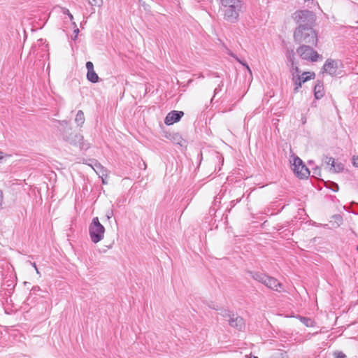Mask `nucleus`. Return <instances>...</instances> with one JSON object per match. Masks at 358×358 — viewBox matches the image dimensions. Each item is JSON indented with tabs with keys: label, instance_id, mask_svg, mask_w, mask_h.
I'll return each mask as SVG.
<instances>
[{
	"label": "nucleus",
	"instance_id": "f257e3e1",
	"mask_svg": "<svg viewBox=\"0 0 358 358\" xmlns=\"http://www.w3.org/2000/svg\"><path fill=\"white\" fill-rule=\"evenodd\" d=\"M224 19L235 23L238 21L239 15L244 10V3L241 0H221Z\"/></svg>",
	"mask_w": 358,
	"mask_h": 358
},
{
	"label": "nucleus",
	"instance_id": "f03ea898",
	"mask_svg": "<svg viewBox=\"0 0 358 358\" xmlns=\"http://www.w3.org/2000/svg\"><path fill=\"white\" fill-rule=\"evenodd\" d=\"M294 40L299 44L317 45V35L313 27H296L294 32Z\"/></svg>",
	"mask_w": 358,
	"mask_h": 358
},
{
	"label": "nucleus",
	"instance_id": "7ed1b4c3",
	"mask_svg": "<svg viewBox=\"0 0 358 358\" xmlns=\"http://www.w3.org/2000/svg\"><path fill=\"white\" fill-rule=\"evenodd\" d=\"M297 27H313L315 21V15L313 12L308 10L296 11L292 16Z\"/></svg>",
	"mask_w": 358,
	"mask_h": 358
},
{
	"label": "nucleus",
	"instance_id": "20e7f679",
	"mask_svg": "<svg viewBox=\"0 0 358 358\" xmlns=\"http://www.w3.org/2000/svg\"><path fill=\"white\" fill-rule=\"evenodd\" d=\"M312 45L301 44L297 49L296 53L301 59L315 62L318 59L322 60V56L314 50Z\"/></svg>",
	"mask_w": 358,
	"mask_h": 358
},
{
	"label": "nucleus",
	"instance_id": "39448f33",
	"mask_svg": "<svg viewBox=\"0 0 358 358\" xmlns=\"http://www.w3.org/2000/svg\"><path fill=\"white\" fill-rule=\"evenodd\" d=\"M105 228L99 222L97 217H94L89 227V234L91 241L97 243L101 241L104 237Z\"/></svg>",
	"mask_w": 358,
	"mask_h": 358
},
{
	"label": "nucleus",
	"instance_id": "423d86ee",
	"mask_svg": "<svg viewBox=\"0 0 358 358\" xmlns=\"http://www.w3.org/2000/svg\"><path fill=\"white\" fill-rule=\"evenodd\" d=\"M291 169L294 175L299 179H307L310 174L309 168L306 166L301 158H293L290 160Z\"/></svg>",
	"mask_w": 358,
	"mask_h": 358
},
{
	"label": "nucleus",
	"instance_id": "0eeeda50",
	"mask_svg": "<svg viewBox=\"0 0 358 358\" xmlns=\"http://www.w3.org/2000/svg\"><path fill=\"white\" fill-rule=\"evenodd\" d=\"M292 74V81L295 85L294 88V93L298 92L299 89L301 87L302 83L315 78V74L312 72H303L301 76L294 71H291Z\"/></svg>",
	"mask_w": 358,
	"mask_h": 358
},
{
	"label": "nucleus",
	"instance_id": "6e6552de",
	"mask_svg": "<svg viewBox=\"0 0 358 358\" xmlns=\"http://www.w3.org/2000/svg\"><path fill=\"white\" fill-rule=\"evenodd\" d=\"M222 315L227 319L231 327L239 331L245 328V322L241 317L226 310L222 312Z\"/></svg>",
	"mask_w": 358,
	"mask_h": 358
},
{
	"label": "nucleus",
	"instance_id": "1a4fd4ad",
	"mask_svg": "<svg viewBox=\"0 0 358 358\" xmlns=\"http://www.w3.org/2000/svg\"><path fill=\"white\" fill-rule=\"evenodd\" d=\"M87 161L90 162L88 164L94 169V171L102 179L103 183H106L105 179L108 177L107 169L99 163L95 159L89 158Z\"/></svg>",
	"mask_w": 358,
	"mask_h": 358
},
{
	"label": "nucleus",
	"instance_id": "9d476101",
	"mask_svg": "<svg viewBox=\"0 0 358 358\" xmlns=\"http://www.w3.org/2000/svg\"><path fill=\"white\" fill-rule=\"evenodd\" d=\"M266 287L273 290L277 292H281V289L282 288V285L278 281L273 277H271L268 275H266L265 278L263 280L262 282Z\"/></svg>",
	"mask_w": 358,
	"mask_h": 358
},
{
	"label": "nucleus",
	"instance_id": "9b49d317",
	"mask_svg": "<svg viewBox=\"0 0 358 358\" xmlns=\"http://www.w3.org/2000/svg\"><path fill=\"white\" fill-rule=\"evenodd\" d=\"M285 57L290 66V71H294L296 73H300L298 64L295 59V52L293 49H287Z\"/></svg>",
	"mask_w": 358,
	"mask_h": 358
},
{
	"label": "nucleus",
	"instance_id": "f8f14e48",
	"mask_svg": "<svg viewBox=\"0 0 358 358\" xmlns=\"http://www.w3.org/2000/svg\"><path fill=\"white\" fill-rule=\"evenodd\" d=\"M338 62L332 59H327L322 67V71L331 76L336 74Z\"/></svg>",
	"mask_w": 358,
	"mask_h": 358
},
{
	"label": "nucleus",
	"instance_id": "ddd939ff",
	"mask_svg": "<svg viewBox=\"0 0 358 358\" xmlns=\"http://www.w3.org/2000/svg\"><path fill=\"white\" fill-rule=\"evenodd\" d=\"M183 115L184 113L182 111L172 110L167 114L164 120V123L166 125L173 124V123L178 122Z\"/></svg>",
	"mask_w": 358,
	"mask_h": 358
},
{
	"label": "nucleus",
	"instance_id": "4468645a",
	"mask_svg": "<svg viewBox=\"0 0 358 358\" xmlns=\"http://www.w3.org/2000/svg\"><path fill=\"white\" fill-rule=\"evenodd\" d=\"M339 158H329L328 164H331V169L335 172H341L344 169V164L339 162Z\"/></svg>",
	"mask_w": 358,
	"mask_h": 358
},
{
	"label": "nucleus",
	"instance_id": "2eb2a0df",
	"mask_svg": "<svg viewBox=\"0 0 358 358\" xmlns=\"http://www.w3.org/2000/svg\"><path fill=\"white\" fill-rule=\"evenodd\" d=\"M71 143L78 145L80 149L87 150L89 148L88 144L83 141V137L80 134H76L75 139L72 140Z\"/></svg>",
	"mask_w": 358,
	"mask_h": 358
},
{
	"label": "nucleus",
	"instance_id": "dca6fc26",
	"mask_svg": "<svg viewBox=\"0 0 358 358\" xmlns=\"http://www.w3.org/2000/svg\"><path fill=\"white\" fill-rule=\"evenodd\" d=\"M324 93V87L322 82L318 81L317 83L315 85L314 87V95L316 99H320L323 97Z\"/></svg>",
	"mask_w": 358,
	"mask_h": 358
},
{
	"label": "nucleus",
	"instance_id": "f3484780",
	"mask_svg": "<svg viewBox=\"0 0 358 358\" xmlns=\"http://www.w3.org/2000/svg\"><path fill=\"white\" fill-rule=\"evenodd\" d=\"M247 273L252 279L261 283L266 275V274L259 271H248Z\"/></svg>",
	"mask_w": 358,
	"mask_h": 358
},
{
	"label": "nucleus",
	"instance_id": "a211bd4d",
	"mask_svg": "<svg viewBox=\"0 0 358 358\" xmlns=\"http://www.w3.org/2000/svg\"><path fill=\"white\" fill-rule=\"evenodd\" d=\"M171 140L176 144L180 145L181 147L185 146L186 141L182 138L181 135L178 133L173 134Z\"/></svg>",
	"mask_w": 358,
	"mask_h": 358
},
{
	"label": "nucleus",
	"instance_id": "6ab92c4d",
	"mask_svg": "<svg viewBox=\"0 0 358 358\" xmlns=\"http://www.w3.org/2000/svg\"><path fill=\"white\" fill-rule=\"evenodd\" d=\"M85 115L82 110H78L76 115L75 122L78 127H81L85 122Z\"/></svg>",
	"mask_w": 358,
	"mask_h": 358
},
{
	"label": "nucleus",
	"instance_id": "aec40b11",
	"mask_svg": "<svg viewBox=\"0 0 358 358\" xmlns=\"http://www.w3.org/2000/svg\"><path fill=\"white\" fill-rule=\"evenodd\" d=\"M87 78L93 83H96L99 81V76L94 70L87 73Z\"/></svg>",
	"mask_w": 358,
	"mask_h": 358
},
{
	"label": "nucleus",
	"instance_id": "412c9836",
	"mask_svg": "<svg viewBox=\"0 0 358 358\" xmlns=\"http://www.w3.org/2000/svg\"><path fill=\"white\" fill-rule=\"evenodd\" d=\"M300 321L305 324L306 327H314L315 326V322L309 318L306 317L299 316Z\"/></svg>",
	"mask_w": 358,
	"mask_h": 358
},
{
	"label": "nucleus",
	"instance_id": "4be33fe9",
	"mask_svg": "<svg viewBox=\"0 0 358 358\" xmlns=\"http://www.w3.org/2000/svg\"><path fill=\"white\" fill-rule=\"evenodd\" d=\"M72 24L73 25L74 30H73V36H72L71 38H72V40L76 41L80 31H79V29L77 27L76 22H72Z\"/></svg>",
	"mask_w": 358,
	"mask_h": 358
},
{
	"label": "nucleus",
	"instance_id": "5701e85b",
	"mask_svg": "<svg viewBox=\"0 0 358 358\" xmlns=\"http://www.w3.org/2000/svg\"><path fill=\"white\" fill-rule=\"evenodd\" d=\"M90 5L94 6H101L103 4V0H88Z\"/></svg>",
	"mask_w": 358,
	"mask_h": 358
},
{
	"label": "nucleus",
	"instance_id": "b1692460",
	"mask_svg": "<svg viewBox=\"0 0 358 358\" xmlns=\"http://www.w3.org/2000/svg\"><path fill=\"white\" fill-rule=\"evenodd\" d=\"M224 86V84H223V82H220V84H218L217 87L214 90V95H213V97L212 99V100L215 97V96L220 92L222 91V87Z\"/></svg>",
	"mask_w": 358,
	"mask_h": 358
},
{
	"label": "nucleus",
	"instance_id": "393cba45",
	"mask_svg": "<svg viewBox=\"0 0 358 358\" xmlns=\"http://www.w3.org/2000/svg\"><path fill=\"white\" fill-rule=\"evenodd\" d=\"M269 358H287V356H286L285 353H284V352H275L274 355H273Z\"/></svg>",
	"mask_w": 358,
	"mask_h": 358
},
{
	"label": "nucleus",
	"instance_id": "a878e982",
	"mask_svg": "<svg viewBox=\"0 0 358 358\" xmlns=\"http://www.w3.org/2000/svg\"><path fill=\"white\" fill-rule=\"evenodd\" d=\"M231 56H232L233 57H234L238 62H239L241 64H243L244 66H245V68L248 69V71L251 73V70L249 67V66L246 64V63H243V62H241L240 59H238L237 57H236L234 54L231 53L230 54Z\"/></svg>",
	"mask_w": 358,
	"mask_h": 358
},
{
	"label": "nucleus",
	"instance_id": "bb28decb",
	"mask_svg": "<svg viewBox=\"0 0 358 358\" xmlns=\"http://www.w3.org/2000/svg\"><path fill=\"white\" fill-rule=\"evenodd\" d=\"M335 358H346V355L342 352H334Z\"/></svg>",
	"mask_w": 358,
	"mask_h": 358
},
{
	"label": "nucleus",
	"instance_id": "cd10ccee",
	"mask_svg": "<svg viewBox=\"0 0 358 358\" xmlns=\"http://www.w3.org/2000/svg\"><path fill=\"white\" fill-rule=\"evenodd\" d=\"M86 68L87 69V72L94 71V65L92 62H87L86 63Z\"/></svg>",
	"mask_w": 358,
	"mask_h": 358
},
{
	"label": "nucleus",
	"instance_id": "c85d7f7f",
	"mask_svg": "<svg viewBox=\"0 0 358 358\" xmlns=\"http://www.w3.org/2000/svg\"><path fill=\"white\" fill-rule=\"evenodd\" d=\"M329 188L334 192L338 191V185L335 182H331Z\"/></svg>",
	"mask_w": 358,
	"mask_h": 358
},
{
	"label": "nucleus",
	"instance_id": "c756f323",
	"mask_svg": "<svg viewBox=\"0 0 358 358\" xmlns=\"http://www.w3.org/2000/svg\"><path fill=\"white\" fill-rule=\"evenodd\" d=\"M352 164L355 166H358V158H352Z\"/></svg>",
	"mask_w": 358,
	"mask_h": 358
},
{
	"label": "nucleus",
	"instance_id": "7c9ffc66",
	"mask_svg": "<svg viewBox=\"0 0 358 358\" xmlns=\"http://www.w3.org/2000/svg\"><path fill=\"white\" fill-rule=\"evenodd\" d=\"M69 19L72 21L73 20V16L69 12Z\"/></svg>",
	"mask_w": 358,
	"mask_h": 358
},
{
	"label": "nucleus",
	"instance_id": "2f4dec72",
	"mask_svg": "<svg viewBox=\"0 0 358 358\" xmlns=\"http://www.w3.org/2000/svg\"><path fill=\"white\" fill-rule=\"evenodd\" d=\"M3 199V193L1 191H0V201H1Z\"/></svg>",
	"mask_w": 358,
	"mask_h": 358
},
{
	"label": "nucleus",
	"instance_id": "473e14b6",
	"mask_svg": "<svg viewBox=\"0 0 358 358\" xmlns=\"http://www.w3.org/2000/svg\"><path fill=\"white\" fill-rule=\"evenodd\" d=\"M290 157H296L294 155H291Z\"/></svg>",
	"mask_w": 358,
	"mask_h": 358
},
{
	"label": "nucleus",
	"instance_id": "72a5a7b5",
	"mask_svg": "<svg viewBox=\"0 0 358 358\" xmlns=\"http://www.w3.org/2000/svg\"><path fill=\"white\" fill-rule=\"evenodd\" d=\"M250 358H258V357H255V356H253L252 357H250Z\"/></svg>",
	"mask_w": 358,
	"mask_h": 358
},
{
	"label": "nucleus",
	"instance_id": "f704fd0d",
	"mask_svg": "<svg viewBox=\"0 0 358 358\" xmlns=\"http://www.w3.org/2000/svg\"><path fill=\"white\" fill-rule=\"evenodd\" d=\"M2 158H0V159H1Z\"/></svg>",
	"mask_w": 358,
	"mask_h": 358
},
{
	"label": "nucleus",
	"instance_id": "c9c22d12",
	"mask_svg": "<svg viewBox=\"0 0 358 358\" xmlns=\"http://www.w3.org/2000/svg\"><path fill=\"white\" fill-rule=\"evenodd\" d=\"M357 250H358V246H357Z\"/></svg>",
	"mask_w": 358,
	"mask_h": 358
}]
</instances>
